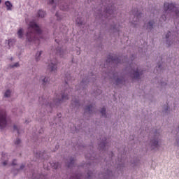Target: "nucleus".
<instances>
[{
    "instance_id": "f257e3e1",
    "label": "nucleus",
    "mask_w": 179,
    "mask_h": 179,
    "mask_svg": "<svg viewBox=\"0 0 179 179\" xmlns=\"http://www.w3.org/2000/svg\"><path fill=\"white\" fill-rule=\"evenodd\" d=\"M103 9V14L99 13V17L103 20V24H107V22L110 23L111 22V17L114 16V10H115V7L114 4L111 3L110 0H101Z\"/></svg>"
},
{
    "instance_id": "f03ea898",
    "label": "nucleus",
    "mask_w": 179,
    "mask_h": 179,
    "mask_svg": "<svg viewBox=\"0 0 179 179\" xmlns=\"http://www.w3.org/2000/svg\"><path fill=\"white\" fill-rule=\"evenodd\" d=\"M41 36L42 34L40 27L34 21H31L29 24L27 33V41L29 43L34 41L36 44H40V38H41Z\"/></svg>"
},
{
    "instance_id": "7ed1b4c3",
    "label": "nucleus",
    "mask_w": 179,
    "mask_h": 179,
    "mask_svg": "<svg viewBox=\"0 0 179 179\" xmlns=\"http://www.w3.org/2000/svg\"><path fill=\"white\" fill-rule=\"evenodd\" d=\"M126 69L129 71V75L133 80H139L141 76L143 75V71L141 70L138 65L134 63L129 64V66L127 67Z\"/></svg>"
},
{
    "instance_id": "20e7f679",
    "label": "nucleus",
    "mask_w": 179,
    "mask_h": 179,
    "mask_svg": "<svg viewBox=\"0 0 179 179\" xmlns=\"http://www.w3.org/2000/svg\"><path fill=\"white\" fill-rule=\"evenodd\" d=\"M160 142H162V135H160L159 130H156L150 141V149H151V150L159 149V148H160Z\"/></svg>"
},
{
    "instance_id": "39448f33",
    "label": "nucleus",
    "mask_w": 179,
    "mask_h": 179,
    "mask_svg": "<svg viewBox=\"0 0 179 179\" xmlns=\"http://www.w3.org/2000/svg\"><path fill=\"white\" fill-rule=\"evenodd\" d=\"M113 79L115 80L114 84L125 85V78L124 76H120L118 73H114L113 71H108L105 73L104 79Z\"/></svg>"
},
{
    "instance_id": "423d86ee",
    "label": "nucleus",
    "mask_w": 179,
    "mask_h": 179,
    "mask_svg": "<svg viewBox=\"0 0 179 179\" xmlns=\"http://www.w3.org/2000/svg\"><path fill=\"white\" fill-rule=\"evenodd\" d=\"M132 15H131L129 22L131 23L133 27H136L139 23V20L142 17V13L138 8H134L131 10Z\"/></svg>"
},
{
    "instance_id": "0eeeda50",
    "label": "nucleus",
    "mask_w": 179,
    "mask_h": 179,
    "mask_svg": "<svg viewBox=\"0 0 179 179\" xmlns=\"http://www.w3.org/2000/svg\"><path fill=\"white\" fill-rule=\"evenodd\" d=\"M173 12L176 16V17H179V10L176 6V3H164V13H167Z\"/></svg>"
},
{
    "instance_id": "6e6552de",
    "label": "nucleus",
    "mask_w": 179,
    "mask_h": 179,
    "mask_svg": "<svg viewBox=\"0 0 179 179\" xmlns=\"http://www.w3.org/2000/svg\"><path fill=\"white\" fill-rule=\"evenodd\" d=\"M121 64V59L117 56L108 55L105 64L104 68H108V66H115V65Z\"/></svg>"
},
{
    "instance_id": "1a4fd4ad",
    "label": "nucleus",
    "mask_w": 179,
    "mask_h": 179,
    "mask_svg": "<svg viewBox=\"0 0 179 179\" xmlns=\"http://www.w3.org/2000/svg\"><path fill=\"white\" fill-rule=\"evenodd\" d=\"M71 88L66 89L64 92H62L60 94L57 95V99L54 100V103L55 104L58 103H62V101H65V100H68L69 97L68 96V93L71 94Z\"/></svg>"
},
{
    "instance_id": "9d476101",
    "label": "nucleus",
    "mask_w": 179,
    "mask_h": 179,
    "mask_svg": "<svg viewBox=\"0 0 179 179\" xmlns=\"http://www.w3.org/2000/svg\"><path fill=\"white\" fill-rule=\"evenodd\" d=\"M100 141L98 148L101 152H106V150L108 149V146H110V143L107 142V138L105 136L100 138Z\"/></svg>"
},
{
    "instance_id": "9b49d317",
    "label": "nucleus",
    "mask_w": 179,
    "mask_h": 179,
    "mask_svg": "<svg viewBox=\"0 0 179 179\" xmlns=\"http://www.w3.org/2000/svg\"><path fill=\"white\" fill-rule=\"evenodd\" d=\"M8 122L6 121V111L5 110H0V129L6 128Z\"/></svg>"
},
{
    "instance_id": "f8f14e48",
    "label": "nucleus",
    "mask_w": 179,
    "mask_h": 179,
    "mask_svg": "<svg viewBox=\"0 0 179 179\" xmlns=\"http://www.w3.org/2000/svg\"><path fill=\"white\" fill-rule=\"evenodd\" d=\"M166 39L168 47H171V45H173L175 44V43H177V41H176V36L173 35L171 36V32L170 31L166 34Z\"/></svg>"
},
{
    "instance_id": "ddd939ff",
    "label": "nucleus",
    "mask_w": 179,
    "mask_h": 179,
    "mask_svg": "<svg viewBox=\"0 0 179 179\" xmlns=\"http://www.w3.org/2000/svg\"><path fill=\"white\" fill-rule=\"evenodd\" d=\"M155 20H150L148 22H145L144 28L148 31H152V30H153V27H155Z\"/></svg>"
},
{
    "instance_id": "4468645a",
    "label": "nucleus",
    "mask_w": 179,
    "mask_h": 179,
    "mask_svg": "<svg viewBox=\"0 0 179 179\" xmlns=\"http://www.w3.org/2000/svg\"><path fill=\"white\" fill-rule=\"evenodd\" d=\"M57 59L52 60L51 63L48 66V71H50V72H55V71H57Z\"/></svg>"
},
{
    "instance_id": "2eb2a0df",
    "label": "nucleus",
    "mask_w": 179,
    "mask_h": 179,
    "mask_svg": "<svg viewBox=\"0 0 179 179\" xmlns=\"http://www.w3.org/2000/svg\"><path fill=\"white\" fill-rule=\"evenodd\" d=\"M176 131H177V138H176V141L173 143L174 146H179V127L176 129Z\"/></svg>"
},
{
    "instance_id": "dca6fc26",
    "label": "nucleus",
    "mask_w": 179,
    "mask_h": 179,
    "mask_svg": "<svg viewBox=\"0 0 179 179\" xmlns=\"http://www.w3.org/2000/svg\"><path fill=\"white\" fill-rule=\"evenodd\" d=\"M105 178L104 179H109L110 177H111V176H113V171H111L110 170H107L106 172L105 173Z\"/></svg>"
},
{
    "instance_id": "f3484780",
    "label": "nucleus",
    "mask_w": 179,
    "mask_h": 179,
    "mask_svg": "<svg viewBox=\"0 0 179 179\" xmlns=\"http://www.w3.org/2000/svg\"><path fill=\"white\" fill-rule=\"evenodd\" d=\"M5 5L7 8V10H12V3L9 1H6Z\"/></svg>"
},
{
    "instance_id": "a211bd4d",
    "label": "nucleus",
    "mask_w": 179,
    "mask_h": 179,
    "mask_svg": "<svg viewBox=\"0 0 179 179\" xmlns=\"http://www.w3.org/2000/svg\"><path fill=\"white\" fill-rule=\"evenodd\" d=\"M117 164H118V168L121 169L122 167H124V165L122 164H120V163H122V162H124V159H122V157H121L120 159L118 158L117 159Z\"/></svg>"
},
{
    "instance_id": "6ab92c4d",
    "label": "nucleus",
    "mask_w": 179,
    "mask_h": 179,
    "mask_svg": "<svg viewBox=\"0 0 179 179\" xmlns=\"http://www.w3.org/2000/svg\"><path fill=\"white\" fill-rule=\"evenodd\" d=\"M102 117H104V118H107V115L106 114V108L103 107L101 109V111H100Z\"/></svg>"
},
{
    "instance_id": "aec40b11",
    "label": "nucleus",
    "mask_w": 179,
    "mask_h": 179,
    "mask_svg": "<svg viewBox=\"0 0 179 179\" xmlns=\"http://www.w3.org/2000/svg\"><path fill=\"white\" fill-rule=\"evenodd\" d=\"M84 114H90V105H87L85 108Z\"/></svg>"
},
{
    "instance_id": "412c9836",
    "label": "nucleus",
    "mask_w": 179,
    "mask_h": 179,
    "mask_svg": "<svg viewBox=\"0 0 179 179\" xmlns=\"http://www.w3.org/2000/svg\"><path fill=\"white\" fill-rule=\"evenodd\" d=\"M38 17H44V16H45V12L39 10V11L38 12Z\"/></svg>"
},
{
    "instance_id": "4be33fe9",
    "label": "nucleus",
    "mask_w": 179,
    "mask_h": 179,
    "mask_svg": "<svg viewBox=\"0 0 179 179\" xmlns=\"http://www.w3.org/2000/svg\"><path fill=\"white\" fill-rule=\"evenodd\" d=\"M59 8L62 10H68V9H69V7L66 4H64V6L60 5L59 6Z\"/></svg>"
},
{
    "instance_id": "5701e85b",
    "label": "nucleus",
    "mask_w": 179,
    "mask_h": 179,
    "mask_svg": "<svg viewBox=\"0 0 179 179\" xmlns=\"http://www.w3.org/2000/svg\"><path fill=\"white\" fill-rule=\"evenodd\" d=\"M17 35H18L19 38H22V37H23V29H20L18 30Z\"/></svg>"
},
{
    "instance_id": "b1692460",
    "label": "nucleus",
    "mask_w": 179,
    "mask_h": 179,
    "mask_svg": "<svg viewBox=\"0 0 179 179\" xmlns=\"http://www.w3.org/2000/svg\"><path fill=\"white\" fill-rule=\"evenodd\" d=\"M110 29L114 31L115 32V31H120V28H117V25H113V24H110Z\"/></svg>"
},
{
    "instance_id": "393cba45",
    "label": "nucleus",
    "mask_w": 179,
    "mask_h": 179,
    "mask_svg": "<svg viewBox=\"0 0 179 179\" xmlns=\"http://www.w3.org/2000/svg\"><path fill=\"white\" fill-rule=\"evenodd\" d=\"M73 164H75V158H71L70 159V162L68 164V167H72V166H73Z\"/></svg>"
},
{
    "instance_id": "a878e982",
    "label": "nucleus",
    "mask_w": 179,
    "mask_h": 179,
    "mask_svg": "<svg viewBox=\"0 0 179 179\" xmlns=\"http://www.w3.org/2000/svg\"><path fill=\"white\" fill-rule=\"evenodd\" d=\"M76 23H77V24H83V21H82V18L77 17L76 20Z\"/></svg>"
},
{
    "instance_id": "bb28decb",
    "label": "nucleus",
    "mask_w": 179,
    "mask_h": 179,
    "mask_svg": "<svg viewBox=\"0 0 179 179\" xmlns=\"http://www.w3.org/2000/svg\"><path fill=\"white\" fill-rule=\"evenodd\" d=\"M64 50H62V49H57V55H59L60 57H62V55H64Z\"/></svg>"
},
{
    "instance_id": "cd10ccee",
    "label": "nucleus",
    "mask_w": 179,
    "mask_h": 179,
    "mask_svg": "<svg viewBox=\"0 0 179 179\" xmlns=\"http://www.w3.org/2000/svg\"><path fill=\"white\" fill-rule=\"evenodd\" d=\"M57 2H61V0H49L48 3L52 5V3H57Z\"/></svg>"
},
{
    "instance_id": "c85d7f7f",
    "label": "nucleus",
    "mask_w": 179,
    "mask_h": 179,
    "mask_svg": "<svg viewBox=\"0 0 179 179\" xmlns=\"http://www.w3.org/2000/svg\"><path fill=\"white\" fill-rule=\"evenodd\" d=\"M41 80H42L43 85H45V83L48 82V78H43V77H41Z\"/></svg>"
},
{
    "instance_id": "c756f323",
    "label": "nucleus",
    "mask_w": 179,
    "mask_h": 179,
    "mask_svg": "<svg viewBox=\"0 0 179 179\" xmlns=\"http://www.w3.org/2000/svg\"><path fill=\"white\" fill-rule=\"evenodd\" d=\"M166 19H167V17H166V15L164 14L162 15L160 20H161V22H166Z\"/></svg>"
},
{
    "instance_id": "7c9ffc66",
    "label": "nucleus",
    "mask_w": 179,
    "mask_h": 179,
    "mask_svg": "<svg viewBox=\"0 0 179 179\" xmlns=\"http://www.w3.org/2000/svg\"><path fill=\"white\" fill-rule=\"evenodd\" d=\"M101 93V90L100 89H97L95 92H94V94L95 96H99Z\"/></svg>"
},
{
    "instance_id": "2f4dec72",
    "label": "nucleus",
    "mask_w": 179,
    "mask_h": 179,
    "mask_svg": "<svg viewBox=\"0 0 179 179\" xmlns=\"http://www.w3.org/2000/svg\"><path fill=\"white\" fill-rule=\"evenodd\" d=\"M9 96H10V90H7L4 94V96L9 97Z\"/></svg>"
},
{
    "instance_id": "473e14b6",
    "label": "nucleus",
    "mask_w": 179,
    "mask_h": 179,
    "mask_svg": "<svg viewBox=\"0 0 179 179\" xmlns=\"http://www.w3.org/2000/svg\"><path fill=\"white\" fill-rule=\"evenodd\" d=\"M52 167H53V169H58V167H59V164L58 162H56L54 164V165H52Z\"/></svg>"
},
{
    "instance_id": "72a5a7b5",
    "label": "nucleus",
    "mask_w": 179,
    "mask_h": 179,
    "mask_svg": "<svg viewBox=\"0 0 179 179\" xmlns=\"http://www.w3.org/2000/svg\"><path fill=\"white\" fill-rule=\"evenodd\" d=\"M71 76H68L67 77H66V80H65V82H66V85H68V82H70L71 81Z\"/></svg>"
},
{
    "instance_id": "f704fd0d",
    "label": "nucleus",
    "mask_w": 179,
    "mask_h": 179,
    "mask_svg": "<svg viewBox=\"0 0 179 179\" xmlns=\"http://www.w3.org/2000/svg\"><path fill=\"white\" fill-rule=\"evenodd\" d=\"M40 55H41V52L36 53V61H38V57H40Z\"/></svg>"
},
{
    "instance_id": "c9c22d12",
    "label": "nucleus",
    "mask_w": 179,
    "mask_h": 179,
    "mask_svg": "<svg viewBox=\"0 0 179 179\" xmlns=\"http://www.w3.org/2000/svg\"><path fill=\"white\" fill-rule=\"evenodd\" d=\"M169 110H170V107L166 106V107L164 108V113H167V112L169 111Z\"/></svg>"
},
{
    "instance_id": "e433bc0d",
    "label": "nucleus",
    "mask_w": 179,
    "mask_h": 179,
    "mask_svg": "<svg viewBox=\"0 0 179 179\" xmlns=\"http://www.w3.org/2000/svg\"><path fill=\"white\" fill-rule=\"evenodd\" d=\"M15 143V145H19L20 143V139L17 138Z\"/></svg>"
},
{
    "instance_id": "4c0bfd02",
    "label": "nucleus",
    "mask_w": 179,
    "mask_h": 179,
    "mask_svg": "<svg viewBox=\"0 0 179 179\" xmlns=\"http://www.w3.org/2000/svg\"><path fill=\"white\" fill-rule=\"evenodd\" d=\"M17 68V66H19V63H15L13 66H12V68Z\"/></svg>"
},
{
    "instance_id": "58836bf2",
    "label": "nucleus",
    "mask_w": 179,
    "mask_h": 179,
    "mask_svg": "<svg viewBox=\"0 0 179 179\" xmlns=\"http://www.w3.org/2000/svg\"><path fill=\"white\" fill-rule=\"evenodd\" d=\"M160 85H161V86H166V85H167V83L161 81Z\"/></svg>"
},
{
    "instance_id": "ea45409f",
    "label": "nucleus",
    "mask_w": 179,
    "mask_h": 179,
    "mask_svg": "<svg viewBox=\"0 0 179 179\" xmlns=\"http://www.w3.org/2000/svg\"><path fill=\"white\" fill-rule=\"evenodd\" d=\"M14 131H17V134H19V129H17V127L14 126Z\"/></svg>"
},
{
    "instance_id": "a19ab883",
    "label": "nucleus",
    "mask_w": 179,
    "mask_h": 179,
    "mask_svg": "<svg viewBox=\"0 0 179 179\" xmlns=\"http://www.w3.org/2000/svg\"><path fill=\"white\" fill-rule=\"evenodd\" d=\"M56 16L57 17V20H61L62 17L58 15V13H56Z\"/></svg>"
},
{
    "instance_id": "79ce46f5",
    "label": "nucleus",
    "mask_w": 179,
    "mask_h": 179,
    "mask_svg": "<svg viewBox=\"0 0 179 179\" xmlns=\"http://www.w3.org/2000/svg\"><path fill=\"white\" fill-rule=\"evenodd\" d=\"M13 166H16V159H14L12 163Z\"/></svg>"
},
{
    "instance_id": "37998d69",
    "label": "nucleus",
    "mask_w": 179,
    "mask_h": 179,
    "mask_svg": "<svg viewBox=\"0 0 179 179\" xmlns=\"http://www.w3.org/2000/svg\"><path fill=\"white\" fill-rule=\"evenodd\" d=\"M158 69H159V71H162V65L161 64H158Z\"/></svg>"
},
{
    "instance_id": "c03bdc74",
    "label": "nucleus",
    "mask_w": 179,
    "mask_h": 179,
    "mask_svg": "<svg viewBox=\"0 0 179 179\" xmlns=\"http://www.w3.org/2000/svg\"><path fill=\"white\" fill-rule=\"evenodd\" d=\"M6 164H8V162H7V161H4V162H3V166H6Z\"/></svg>"
},
{
    "instance_id": "a18cd8bd",
    "label": "nucleus",
    "mask_w": 179,
    "mask_h": 179,
    "mask_svg": "<svg viewBox=\"0 0 179 179\" xmlns=\"http://www.w3.org/2000/svg\"><path fill=\"white\" fill-rule=\"evenodd\" d=\"M84 83H86V81H85V80H83V81L81 82V85H83Z\"/></svg>"
},
{
    "instance_id": "49530a36",
    "label": "nucleus",
    "mask_w": 179,
    "mask_h": 179,
    "mask_svg": "<svg viewBox=\"0 0 179 179\" xmlns=\"http://www.w3.org/2000/svg\"><path fill=\"white\" fill-rule=\"evenodd\" d=\"M73 103H75L76 106H78V103H79V101H73Z\"/></svg>"
},
{
    "instance_id": "de8ad7c7",
    "label": "nucleus",
    "mask_w": 179,
    "mask_h": 179,
    "mask_svg": "<svg viewBox=\"0 0 179 179\" xmlns=\"http://www.w3.org/2000/svg\"><path fill=\"white\" fill-rule=\"evenodd\" d=\"M12 41V40L9 39L8 40V45H10V42Z\"/></svg>"
},
{
    "instance_id": "09e8293b",
    "label": "nucleus",
    "mask_w": 179,
    "mask_h": 179,
    "mask_svg": "<svg viewBox=\"0 0 179 179\" xmlns=\"http://www.w3.org/2000/svg\"><path fill=\"white\" fill-rule=\"evenodd\" d=\"M22 169H24V166H23V165H22V166H20V169L22 170Z\"/></svg>"
},
{
    "instance_id": "8fccbe9b",
    "label": "nucleus",
    "mask_w": 179,
    "mask_h": 179,
    "mask_svg": "<svg viewBox=\"0 0 179 179\" xmlns=\"http://www.w3.org/2000/svg\"><path fill=\"white\" fill-rule=\"evenodd\" d=\"M3 157H5V154H2V159H3Z\"/></svg>"
},
{
    "instance_id": "3c124183",
    "label": "nucleus",
    "mask_w": 179,
    "mask_h": 179,
    "mask_svg": "<svg viewBox=\"0 0 179 179\" xmlns=\"http://www.w3.org/2000/svg\"><path fill=\"white\" fill-rule=\"evenodd\" d=\"M111 157H113V152H111Z\"/></svg>"
},
{
    "instance_id": "603ef678",
    "label": "nucleus",
    "mask_w": 179,
    "mask_h": 179,
    "mask_svg": "<svg viewBox=\"0 0 179 179\" xmlns=\"http://www.w3.org/2000/svg\"><path fill=\"white\" fill-rule=\"evenodd\" d=\"M1 2H2V1H1V0H0V3H1Z\"/></svg>"
},
{
    "instance_id": "864d4df0",
    "label": "nucleus",
    "mask_w": 179,
    "mask_h": 179,
    "mask_svg": "<svg viewBox=\"0 0 179 179\" xmlns=\"http://www.w3.org/2000/svg\"><path fill=\"white\" fill-rule=\"evenodd\" d=\"M55 41H57V39H55ZM58 43V42H57Z\"/></svg>"
},
{
    "instance_id": "5fc2aeb1",
    "label": "nucleus",
    "mask_w": 179,
    "mask_h": 179,
    "mask_svg": "<svg viewBox=\"0 0 179 179\" xmlns=\"http://www.w3.org/2000/svg\"><path fill=\"white\" fill-rule=\"evenodd\" d=\"M91 108H92V106H91Z\"/></svg>"
}]
</instances>
